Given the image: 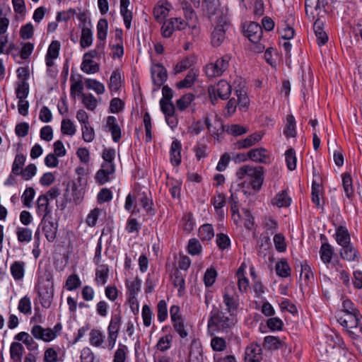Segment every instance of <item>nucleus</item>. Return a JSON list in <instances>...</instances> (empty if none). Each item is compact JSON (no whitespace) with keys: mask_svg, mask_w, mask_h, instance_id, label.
Masks as SVG:
<instances>
[{"mask_svg":"<svg viewBox=\"0 0 362 362\" xmlns=\"http://www.w3.org/2000/svg\"><path fill=\"white\" fill-rule=\"evenodd\" d=\"M238 322L236 313L223 310L221 305H213L208 320V328L214 333H228Z\"/></svg>","mask_w":362,"mask_h":362,"instance_id":"1","label":"nucleus"},{"mask_svg":"<svg viewBox=\"0 0 362 362\" xmlns=\"http://www.w3.org/2000/svg\"><path fill=\"white\" fill-rule=\"evenodd\" d=\"M85 185L86 183L83 182V178L81 177L68 182L64 194V202L61 204L62 210L66 207L67 202L72 200L76 204L82 202L85 194Z\"/></svg>","mask_w":362,"mask_h":362,"instance_id":"2","label":"nucleus"},{"mask_svg":"<svg viewBox=\"0 0 362 362\" xmlns=\"http://www.w3.org/2000/svg\"><path fill=\"white\" fill-rule=\"evenodd\" d=\"M337 321L346 328L349 336L353 339H358L362 334V315L355 313L346 314L338 318Z\"/></svg>","mask_w":362,"mask_h":362,"instance_id":"3","label":"nucleus"},{"mask_svg":"<svg viewBox=\"0 0 362 362\" xmlns=\"http://www.w3.org/2000/svg\"><path fill=\"white\" fill-rule=\"evenodd\" d=\"M335 0H305V10L307 17L314 21L316 17H323L327 13L329 4Z\"/></svg>","mask_w":362,"mask_h":362,"instance_id":"4","label":"nucleus"},{"mask_svg":"<svg viewBox=\"0 0 362 362\" xmlns=\"http://www.w3.org/2000/svg\"><path fill=\"white\" fill-rule=\"evenodd\" d=\"M180 310L178 305H172L170 309V315L174 330L182 339H185L188 336V331L186 329L185 320L180 314Z\"/></svg>","mask_w":362,"mask_h":362,"instance_id":"5","label":"nucleus"},{"mask_svg":"<svg viewBox=\"0 0 362 362\" xmlns=\"http://www.w3.org/2000/svg\"><path fill=\"white\" fill-rule=\"evenodd\" d=\"M223 302L226 306L223 310L231 313H236L240 305V299L234 286H227L224 288Z\"/></svg>","mask_w":362,"mask_h":362,"instance_id":"6","label":"nucleus"},{"mask_svg":"<svg viewBox=\"0 0 362 362\" xmlns=\"http://www.w3.org/2000/svg\"><path fill=\"white\" fill-rule=\"evenodd\" d=\"M215 26L211 34V44L214 47H220L226 39V32L229 27L228 20L214 22Z\"/></svg>","mask_w":362,"mask_h":362,"instance_id":"7","label":"nucleus"},{"mask_svg":"<svg viewBox=\"0 0 362 362\" xmlns=\"http://www.w3.org/2000/svg\"><path fill=\"white\" fill-rule=\"evenodd\" d=\"M230 57L224 55L218 59L215 63H210L206 66V74L209 77L219 76L228 68Z\"/></svg>","mask_w":362,"mask_h":362,"instance_id":"8","label":"nucleus"},{"mask_svg":"<svg viewBox=\"0 0 362 362\" xmlns=\"http://www.w3.org/2000/svg\"><path fill=\"white\" fill-rule=\"evenodd\" d=\"M52 216L48 218L42 217L39 225V228L42 229L46 239L49 243H52L55 240L58 228L57 223H54L50 220Z\"/></svg>","mask_w":362,"mask_h":362,"instance_id":"9","label":"nucleus"},{"mask_svg":"<svg viewBox=\"0 0 362 362\" xmlns=\"http://www.w3.org/2000/svg\"><path fill=\"white\" fill-rule=\"evenodd\" d=\"M231 86L226 80H220L216 86H210L208 88L209 95L217 94L221 100H227L231 94Z\"/></svg>","mask_w":362,"mask_h":362,"instance_id":"10","label":"nucleus"},{"mask_svg":"<svg viewBox=\"0 0 362 362\" xmlns=\"http://www.w3.org/2000/svg\"><path fill=\"white\" fill-rule=\"evenodd\" d=\"M151 74L153 83L160 87L167 81L168 71L162 64L158 63L152 65Z\"/></svg>","mask_w":362,"mask_h":362,"instance_id":"11","label":"nucleus"},{"mask_svg":"<svg viewBox=\"0 0 362 362\" xmlns=\"http://www.w3.org/2000/svg\"><path fill=\"white\" fill-rule=\"evenodd\" d=\"M262 358V349L259 344L252 343L246 347L245 362H261Z\"/></svg>","mask_w":362,"mask_h":362,"instance_id":"12","label":"nucleus"},{"mask_svg":"<svg viewBox=\"0 0 362 362\" xmlns=\"http://www.w3.org/2000/svg\"><path fill=\"white\" fill-rule=\"evenodd\" d=\"M206 10L211 23L228 20V18L219 8V1L206 3Z\"/></svg>","mask_w":362,"mask_h":362,"instance_id":"13","label":"nucleus"},{"mask_svg":"<svg viewBox=\"0 0 362 362\" xmlns=\"http://www.w3.org/2000/svg\"><path fill=\"white\" fill-rule=\"evenodd\" d=\"M32 335L38 340L50 341L56 338L57 334L51 328H43L41 325H34L31 329Z\"/></svg>","mask_w":362,"mask_h":362,"instance_id":"14","label":"nucleus"},{"mask_svg":"<svg viewBox=\"0 0 362 362\" xmlns=\"http://www.w3.org/2000/svg\"><path fill=\"white\" fill-rule=\"evenodd\" d=\"M339 255L341 259L348 262H358L360 259L358 250L351 243L341 246Z\"/></svg>","mask_w":362,"mask_h":362,"instance_id":"15","label":"nucleus"},{"mask_svg":"<svg viewBox=\"0 0 362 362\" xmlns=\"http://www.w3.org/2000/svg\"><path fill=\"white\" fill-rule=\"evenodd\" d=\"M247 158L251 160L258 163H269V155L264 148H257L250 150L247 153Z\"/></svg>","mask_w":362,"mask_h":362,"instance_id":"16","label":"nucleus"},{"mask_svg":"<svg viewBox=\"0 0 362 362\" xmlns=\"http://www.w3.org/2000/svg\"><path fill=\"white\" fill-rule=\"evenodd\" d=\"M244 33L251 42L257 43L262 38V28L258 23L250 22Z\"/></svg>","mask_w":362,"mask_h":362,"instance_id":"17","label":"nucleus"},{"mask_svg":"<svg viewBox=\"0 0 362 362\" xmlns=\"http://www.w3.org/2000/svg\"><path fill=\"white\" fill-rule=\"evenodd\" d=\"M253 170L254 173H251L247 180L251 187L256 191H259L264 182V168L262 166L255 167Z\"/></svg>","mask_w":362,"mask_h":362,"instance_id":"18","label":"nucleus"},{"mask_svg":"<svg viewBox=\"0 0 362 362\" xmlns=\"http://www.w3.org/2000/svg\"><path fill=\"white\" fill-rule=\"evenodd\" d=\"M106 127L111 133L112 139L114 142L117 143L122 137L121 128L119 126L117 119L114 116H108L106 119Z\"/></svg>","mask_w":362,"mask_h":362,"instance_id":"19","label":"nucleus"},{"mask_svg":"<svg viewBox=\"0 0 362 362\" xmlns=\"http://www.w3.org/2000/svg\"><path fill=\"white\" fill-rule=\"evenodd\" d=\"M135 202L139 203L147 215L152 216L156 214V209L152 207L153 204V201L146 192H142L139 193Z\"/></svg>","mask_w":362,"mask_h":362,"instance_id":"20","label":"nucleus"},{"mask_svg":"<svg viewBox=\"0 0 362 362\" xmlns=\"http://www.w3.org/2000/svg\"><path fill=\"white\" fill-rule=\"evenodd\" d=\"M115 171V167H110V165H101V168L95 174V181L100 185H103L106 182L110 181V175H112Z\"/></svg>","mask_w":362,"mask_h":362,"instance_id":"21","label":"nucleus"},{"mask_svg":"<svg viewBox=\"0 0 362 362\" xmlns=\"http://www.w3.org/2000/svg\"><path fill=\"white\" fill-rule=\"evenodd\" d=\"M181 142L177 139L173 141L170 149V160L174 166H178L181 163Z\"/></svg>","mask_w":362,"mask_h":362,"instance_id":"22","label":"nucleus"},{"mask_svg":"<svg viewBox=\"0 0 362 362\" xmlns=\"http://www.w3.org/2000/svg\"><path fill=\"white\" fill-rule=\"evenodd\" d=\"M262 139V136L257 133H254L249 135L244 139H240L234 143L235 149L248 148L254 146L256 143Z\"/></svg>","mask_w":362,"mask_h":362,"instance_id":"23","label":"nucleus"},{"mask_svg":"<svg viewBox=\"0 0 362 362\" xmlns=\"http://www.w3.org/2000/svg\"><path fill=\"white\" fill-rule=\"evenodd\" d=\"M334 238L339 245L344 246L351 243V237L347 228L344 226H339L336 228Z\"/></svg>","mask_w":362,"mask_h":362,"instance_id":"24","label":"nucleus"},{"mask_svg":"<svg viewBox=\"0 0 362 362\" xmlns=\"http://www.w3.org/2000/svg\"><path fill=\"white\" fill-rule=\"evenodd\" d=\"M129 5V0H120V13L123 18L124 25L127 29L131 27L133 18L132 11L128 9Z\"/></svg>","mask_w":362,"mask_h":362,"instance_id":"25","label":"nucleus"},{"mask_svg":"<svg viewBox=\"0 0 362 362\" xmlns=\"http://www.w3.org/2000/svg\"><path fill=\"white\" fill-rule=\"evenodd\" d=\"M170 4L165 2L162 4H157L153 8V16L158 23H161L168 16Z\"/></svg>","mask_w":362,"mask_h":362,"instance_id":"26","label":"nucleus"},{"mask_svg":"<svg viewBox=\"0 0 362 362\" xmlns=\"http://www.w3.org/2000/svg\"><path fill=\"white\" fill-rule=\"evenodd\" d=\"M334 255V250L332 245L327 242L322 243L320 249V256L322 262L325 264L331 263Z\"/></svg>","mask_w":362,"mask_h":362,"instance_id":"27","label":"nucleus"},{"mask_svg":"<svg viewBox=\"0 0 362 362\" xmlns=\"http://www.w3.org/2000/svg\"><path fill=\"white\" fill-rule=\"evenodd\" d=\"M37 207L38 213H42V217L48 218L51 216V209L47 196L40 195L37 201Z\"/></svg>","mask_w":362,"mask_h":362,"instance_id":"28","label":"nucleus"},{"mask_svg":"<svg viewBox=\"0 0 362 362\" xmlns=\"http://www.w3.org/2000/svg\"><path fill=\"white\" fill-rule=\"evenodd\" d=\"M272 203L274 206H276L279 208L288 207L291 205V198L286 190H282L275 196L272 200Z\"/></svg>","mask_w":362,"mask_h":362,"instance_id":"29","label":"nucleus"},{"mask_svg":"<svg viewBox=\"0 0 362 362\" xmlns=\"http://www.w3.org/2000/svg\"><path fill=\"white\" fill-rule=\"evenodd\" d=\"M284 345V342L274 336H267L263 341V347L268 350H277L281 349Z\"/></svg>","mask_w":362,"mask_h":362,"instance_id":"30","label":"nucleus"},{"mask_svg":"<svg viewBox=\"0 0 362 362\" xmlns=\"http://www.w3.org/2000/svg\"><path fill=\"white\" fill-rule=\"evenodd\" d=\"M40 304L45 308L50 307L53 299V290L42 288L38 291Z\"/></svg>","mask_w":362,"mask_h":362,"instance_id":"31","label":"nucleus"},{"mask_svg":"<svg viewBox=\"0 0 362 362\" xmlns=\"http://www.w3.org/2000/svg\"><path fill=\"white\" fill-rule=\"evenodd\" d=\"M25 263L23 261H16L11 265V274L15 280H21L25 274Z\"/></svg>","mask_w":362,"mask_h":362,"instance_id":"32","label":"nucleus"},{"mask_svg":"<svg viewBox=\"0 0 362 362\" xmlns=\"http://www.w3.org/2000/svg\"><path fill=\"white\" fill-rule=\"evenodd\" d=\"M109 268L106 264H101L95 271V281L98 285H105L108 279Z\"/></svg>","mask_w":362,"mask_h":362,"instance_id":"33","label":"nucleus"},{"mask_svg":"<svg viewBox=\"0 0 362 362\" xmlns=\"http://www.w3.org/2000/svg\"><path fill=\"white\" fill-rule=\"evenodd\" d=\"M24 352L23 346L19 342H12L10 346V356L14 362H21Z\"/></svg>","mask_w":362,"mask_h":362,"instance_id":"34","label":"nucleus"},{"mask_svg":"<svg viewBox=\"0 0 362 362\" xmlns=\"http://www.w3.org/2000/svg\"><path fill=\"white\" fill-rule=\"evenodd\" d=\"M93 43V32L90 28L83 26L80 39V45L82 48L90 47Z\"/></svg>","mask_w":362,"mask_h":362,"instance_id":"35","label":"nucleus"},{"mask_svg":"<svg viewBox=\"0 0 362 362\" xmlns=\"http://www.w3.org/2000/svg\"><path fill=\"white\" fill-rule=\"evenodd\" d=\"M195 99V95L192 93H188L183 95L180 98L176 101V107L180 111H185Z\"/></svg>","mask_w":362,"mask_h":362,"instance_id":"36","label":"nucleus"},{"mask_svg":"<svg viewBox=\"0 0 362 362\" xmlns=\"http://www.w3.org/2000/svg\"><path fill=\"white\" fill-rule=\"evenodd\" d=\"M81 70L86 74H95L99 71L100 65L90 59H83L81 65Z\"/></svg>","mask_w":362,"mask_h":362,"instance_id":"37","label":"nucleus"},{"mask_svg":"<svg viewBox=\"0 0 362 362\" xmlns=\"http://www.w3.org/2000/svg\"><path fill=\"white\" fill-rule=\"evenodd\" d=\"M214 236L213 226L209 223L202 225L199 229V237L202 241H209Z\"/></svg>","mask_w":362,"mask_h":362,"instance_id":"38","label":"nucleus"},{"mask_svg":"<svg viewBox=\"0 0 362 362\" xmlns=\"http://www.w3.org/2000/svg\"><path fill=\"white\" fill-rule=\"evenodd\" d=\"M284 134L286 138H293L296 136V120L292 115L286 117V125L284 130Z\"/></svg>","mask_w":362,"mask_h":362,"instance_id":"39","label":"nucleus"},{"mask_svg":"<svg viewBox=\"0 0 362 362\" xmlns=\"http://www.w3.org/2000/svg\"><path fill=\"white\" fill-rule=\"evenodd\" d=\"M121 74L119 70H114L111 74L108 87L110 91H118L121 88Z\"/></svg>","mask_w":362,"mask_h":362,"instance_id":"40","label":"nucleus"},{"mask_svg":"<svg viewBox=\"0 0 362 362\" xmlns=\"http://www.w3.org/2000/svg\"><path fill=\"white\" fill-rule=\"evenodd\" d=\"M97 37L100 41H105L107 35L108 22L106 18H100L97 24Z\"/></svg>","mask_w":362,"mask_h":362,"instance_id":"41","label":"nucleus"},{"mask_svg":"<svg viewBox=\"0 0 362 362\" xmlns=\"http://www.w3.org/2000/svg\"><path fill=\"white\" fill-rule=\"evenodd\" d=\"M297 267L300 268V276L302 277L303 274H304V279L307 284L311 279H313V273L310 265L308 264L307 260H304L303 262H300L298 264H296V267Z\"/></svg>","mask_w":362,"mask_h":362,"instance_id":"42","label":"nucleus"},{"mask_svg":"<svg viewBox=\"0 0 362 362\" xmlns=\"http://www.w3.org/2000/svg\"><path fill=\"white\" fill-rule=\"evenodd\" d=\"M275 270L276 274L283 278L288 277L291 275L290 267L285 259H282L276 264Z\"/></svg>","mask_w":362,"mask_h":362,"instance_id":"43","label":"nucleus"},{"mask_svg":"<svg viewBox=\"0 0 362 362\" xmlns=\"http://www.w3.org/2000/svg\"><path fill=\"white\" fill-rule=\"evenodd\" d=\"M25 156L23 153H18L16 156L14 161L12 165L11 173L15 175H20L21 170L23 169L22 167L25 162Z\"/></svg>","mask_w":362,"mask_h":362,"instance_id":"44","label":"nucleus"},{"mask_svg":"<svg viewBox=\"0 0 362 362\" xmlns=\"http://www.w3.org/2000/svg\"><path fill=\"white\" fill-rule=\"evenodd\" d=\"M172 281L175 287H178V293L181 295V293L185 288V280L182 273L176 269L172 276Z\"/></svg>","mask_w":362,"mask_h":362,"instance_id":"45","label":"nucleus"},{"mask_svg":"<svg viewBox=\"0 0 362 362\" xmlns=\"http://www.w3.org/2000/svg\"><path fill=\"white\" fill-rule=\"evenodd\" d=\"M263 226L265 228V233L273 235L279 228V223L273 217L267 216L264 218Z\"/></svg>","mask_w":362,"mask_h":362,"instance_id":"46","label":"nucleus"},{"mask_svg":"<svg viewBox=\"0 0 362 362\" xmlns=\"http://www.w3.org/2000/svg\"><path fill=\"white\" fill-rule=\"evenodd\" d=\"M85 85L88 89L93 90L98 95L103 94L105 90L104 85L95 79H86Z\"/></svg>","mask_w":362,"mask_h":362,"instance_id":"47","label":"nucleus"},{"mask_svg":"<svg viewBox=\"0 0 362 362\" xmlns=\"http://www.w3.org/2000/svg\"><path fill=\"white\" fill-rule=\"evenodd\" d=\"M196 73L193 70H190L185 78L177 83V88L181 89L191 87L196 80Z\"/></svg>","mask_w":362,"mask_h":362,"instance_id":"48","label":"nucleus"},{"mask_svg":"<svg viewBox=\"0 0 362 362\" xmlns=\"http://www.w3.org/2000/svg\"><path fill=\"white\" fill-rule=\"evenodd\" d=\"M211 204L214 206L216 213H221L223 215V207L226 204V197L223 194L219 193L216 197H212Z\"/></svg>","mask_w":362,"mask_h":362,"instance_id":"49","label":"nucleus"},{"mask_svg":"<svg viewBox=\"0 0 362 362\" xmlns=\"http://www.w3.org/2000/svg\"><path fill=\"white\" fill-rule=\"evenodd\" d=\"M105 336L98 329H92L90 332V343L91 345L98 347L103 343Z\"/></svg>","mask_w":362,"mask_h":362,"instance_id":"50","label":"nucleus"},{"mask_svg":"<svg viewBox=\"0 0 362 362\" xmlns=\"http://www.w3.org/2000/svg\"><path fill=\"white\" fill-rule=\"evenodd\" d=\"M175 30H176L175 25L173 18H171L163 22L161 27V34L163 37L168 38L172 36Z\"/></svg>","mask_w":362,"mask_h":362,"instance_id":"51","label":"nucleus"},{"mask_svg":"<svg viewBox=\"0 0 362 362\" xmlns=\"http://www.w3.org/2000/svg\"><path fill=\"white\" fill-rule=\"evenodd\" d=\"M173 337L172 334H168L160 337L156 344V347L160 351H165L171 346Z\"/></svg>","mask_w":362,"mask_h":362,"instance_id":"52","label":"nucleus"},{"mask_svg":"<svg viewBox=\"0 0 362 362\" xmlns=\"http://www.w3.org/2000/svg\"><path fill=\"white\" fill-rule=\"evenodd\" d=\"M115 156V150L112 148H105L103 152L102 157L104 162L102 165L110 167H115L113 163Z\"/></svg>","mask_w":362,"mask_h":362,"instance_id":"53","label":"nucleus"},{"mask_svg":"<svg viewBox=\"0 0 362 362\" xmlns=\"http://www.w3.org/2000/svg\"><path fill=\"white\" fill-rule=\"evenodd\" d=\"M286 163L287 168L290 170H293L296 168V151L293 148H291L285 152Z\"/></svg>","mask_w":362,"mask_h":362,"instance_id":"54","label":"nucleus"},{"mask_svg":"<svg viewBox=\"0 0 362 362\" xmlns=\"http://www.w3.org/2000/svg\"><path fill=\"white\" fill-rule=\"evenodd\" d=\"M135 202L136 197H134V196L132 195L131 194H129L127 196L125 199L124 209L128 211H131L132 215H136L139 212V209L137 207L136 204H134Z\"/></svg>","mask_w":362,"mask_h":362,"instance_id":"55","label":"nucleus"},{"mask_svg":"<svg viewBox=\"0 0 362 362\" xmlns=\"http://www.w3.org/2000/svg\"><path fill=\"white\" fill-rule=\"evenodd\" d=\"M217 272L214 267L207 269L204 273V281L206 287H211L216 281Z\"/></svg>","mask_w":362,"mask_h":362,"instance_id":"56","label":"nucleus"},{"mask_svg":"<svg viewBox=\"0 0 362 362\" xmlns=\"http://www.w3.org/2000/svg\"><path fill=\"white\" fill-rule=\"evenodd\" d=\"M29 93V84L25 81H22L18 83L16 89V97L19 99H25Z\"/></svg>","mask_w":362,"mask_h":362,"instance_id":"57","label":"nucleus"},{"mask_svg":"<svg viewBox=\"0 0 362 362\" xmlns=\"http://www.w3.org/2000/svg\"><path fill=\"white\" fill-rule=\"evenodd\" d=\"M342 184L346 196L350 199L353 196L352 178L350 174L345 173L342 178Z\"/></svg>","mask_w":362,"mask_h":362,"instance_id":"58","label":"nucleus"},{"mask_svg":"<svg viewBox=\"0 0 362 362\" xmlns=\"http://www.w3.org/2000/svg\"><path fill=\"white\" fill-rule=\"evenodd\" d=\"M81 281L78 276L73 274L68 276L66 281V287L68 291H74L80 287Z\"/></svg>","mask_w":362,"mask_h":362,"instance_id":"59","label":"nucleus"},{"mask_svg":"<svg viewBox=\"0 0 362 362\" xmlns=\"http://www.w3.org/2000/svg\"><path fill=\"white\" fill-rule=\"evenodd\" d=\"M18 240L21 243L30 242L32 240V230L28 228H18L16 230Z\"/></svg>","mask_w":362,"mask_h":362,"instance_id":"60","label":"nucleus"},{"mask_svg":"<svg viewBox=\"0 0 362 362\" xmlns=\"http://www.w3.org/2000/svg\"><path fill=\"white\" fill-rule=\"evenodd\" d=\"M248 129L240 124H231L226 127V133L234 136H241L246 134Z\"/></svg>","mask_w":362,"mask_h":362,"instance_id":"61","label":"nucleus"},{"mask_svg":"<svg viewBox=\"0 0 362 362\" xmlns=\"http://www.w3.org/2000/svg\"><path fill=\"white\" fill-rule=\"evenodd\" d=\"M61 132L63 134L73 136L76 133V128L74 123L69 119H62Z\"/></svg>","mask_w":362,"mask_h":362,"instance_id":"62","label":"nucleus"},{"mask_svg":"<svg viewBox=\"0 0 362 362\" xmlns=\"http://www.w3.org/2000/svg\"><path fill=\"white\" fill-rule=\"evenodd\" d=\"M216 243L218 247L221 250H224L228 248L230 245V240L229 237L227 235L222 233H218L216 235Z\"/></svg>","mask_w":362,"mask_h":362,"instance_id":"63","label":"nucleus"},{"mask_svg":"<svg viewBox=\"0 0 362 362\" xmlns=\"http://www.w3.org/2000/svg\"><path fill=\"white\" fill-rule=\"evenodd\" d=\"M273 240L275 248L279 252H284L286 251V243L285 241V237L282 233L275 234Z\"/></svg>","mask_w":362,"mask_h":362,"instance_id":"64","label":"nucleus"}]
</instances>
